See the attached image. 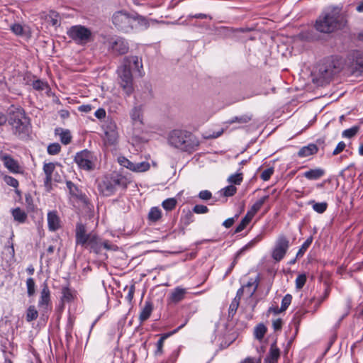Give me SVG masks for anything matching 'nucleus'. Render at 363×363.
<instances>
[{"label": "nucleus", "mask_w": 363, "mask_h": 363, "mask_svg": "<svg viewBox=\"0 0 363 363\" xmlns=\"http://www.w3.org/2000/svg\"><path fill=\"white\" fill-rule=\"evenodd\" d=\"M347 21L338 6L329 7L315 21V29L324 33H330L344 28Z\"/></svg>", "instance_id": "nucleus-1"}, {"label": "nucleus", "mask_w": 363, "mask_h": 363, "mask_svg": "<svg viewBox=\"0 0 363 363\" xmlns=\"http://www.w3.org/2000/svg\"><path fill=\"white\" fill-rule=\"evenodd\" d=\"M169 144L184 152H193L199 145V139L191 133L183 130H173L168 136Z\"/></svg>", "instance_id": "nucleus-2"}, {"label": "nucleus", "mask_w": 363, "mask_h": 363, "mask_svg": "<svg viewBox=\"0 0 363 363\" xmlns=\"http://www.w3.org/2000/svg\"><path fill=\"white\" fill-rule=\"evenodd\" d=\"M13 133L18 138L25 137L28 132L29 119L22 108H17L9 119Z\"/></svg>", "instance_id": "nucleus-3"}, {"label": "nucleus", "mask_w": 363, "mask_h": 363, "mask_svg": "<svg viewBox=\"0 0 363 363\" xmlns=\"http://www.w3.org/2000/svg\"><path fill=\"white\" fill-rule=\"evenodd\" d=\"M117 186H126V179L121 174H113L105 177L99 184V191L105 196H109L116 191Z\"/></svg>", "instance_id": "nucleus-4"}, {"label": "nucleus", "mask_w": 363, "mask_h": 363, "mask_svg": "<svg viewBox=\"0 0 363 363\" xmlns=\"http://www.w3.org/2000/svg\"><path fill=\"white\" fill-rule=\"evenodd\" d=\"M67 35L75 43L81 45L86 44L91 38V31L81 25L71 26L67 30Z\"/></svg>", "instance_id": "nucleus-5"}, {"label": "nucleus", "mask_w": 363, "mask_h": 363, "mask_svg": "<svg viewBox=\"0 0 363 363\" xmlns=\"http://www.w3.org/2000/svg\"><path fill=\"white\" fill-rule=\"evenodd\" d=\"M112 22L118 30L128 33L132 30L135 18L128 12L119 11L113 14Z\"/></svg>", "instance_id": "nucleus-6"}, {"label": "nucleus", "mask_w": 363, "mask_h": 363, "mask_svg": "<svg viewBox=\"0 0 363 363\" xmlns=\"http://www.w3.org/2000/svg\"><path fill=\"white\" fill-rule=\"evenodd\" d=\"M96 157L93 152L84 150L76 154L74 162L78 167L86 171H91L95 168Z\"/></svg>", "instance_id": "nucleus-7"}, {"label": "nucleus", "mask_w": 363, "mask_h": 363, "mask_svg": "<svg viewBox=\"0 0 363 363\" xmlns=\"http://www.w3.org/2000/svg\"><path fill=\"white\" fill-rule=\"evenodd\" d=\"M118 73L121 87L127 96H130L133 92V76L130 67H128V65H123V67L118 69Z\"/></svg>", "instance_id": "nucleus-8"}, {"label": "nucleus", "mask_w": 363, "mask_h": 363, "mask_svg": "<svg viewBox=\"0 0 363 363\" xmlns=\"http://www.w3.org/2000/svg\"><path fill=\"white\" fill-rule=\"evenodd\" d=\"M108 50L115 55H124L128 52V42L119 36H112L106 41Z\"/></svg>", "instance_id": "nucleus-9"}, {"label": "nucleus", "mask_w": 363, "mask_h": 363, "mask_svg": "<svg viewBox=\"0 0 363 363\" xmlns=\"http://www.w3.org/2000/svg\"><path fill=\"white\" fill-rule=\"evenodd\" d=\"M131 125L133 135H138L143 131V108L142 105H135L130 111Z\"/></svg>", "instance_id": "nucleus-10"}, {"label": "nucleus", "mask_w": 363, "mask_h": 363, "mask_svg": "<svg viewBox=\"0 0 363 363\" xmlns=\"http://www.w3.org/2000/svg\"><path fill=\"white\" fill-rule=\"evenodd\" d=\"M104 141L106 146H115L118 141L117 126L112 120L108 121L104 125Z\"/></svg>", "instance_id": "nucleus-11"}, {"label": "nucleus", "mask_w": 363, "mask_h": 363, "mask_svg": "<svg viewBox=\"0 0 363 363\" xmlns=\"http://www.w3.org/2000/svg\"><path fill=\"white\" fill-rule=\"evenodd\" d=\"M350 70L354 74L363 72V52L359 50L353 51L347 57Z\"/></svg>", "instance_id": "nucleus-12"}, {"label": "nucleus", "mask_w": 363, "mask_h": 363, "mask_svg": "<svg viewBox=\"0 0 363 363\" xmlns=\"http://www.w3.org/2000/svg\"><path fill=\"white\" fill-rule=\"evenodd\" d=\"M289 247V240L284 235H280L275 244L274 249L272 252V257L277 262L281 260Z\"/></svg>", "instance_id": "nucleus-13"}, {"label": "nucleus", "mask_w": 363, "mask_h": 363, "mask_svg": "<svg viewBox=\"0 0 363 363\" xmlns=\"http://www.w3.org/2000/svg\"><path fill=\"white\" fill-rule=\"evenodd\" d=\"M66 186L73 202L86 203V195L73 182L67 181Z\"/></svg>", "instance_id": "nucleus-14"}, {"label": "nucleus", "mask_w": 363, "mask_h": 363, "mask_svg": "<svg viewBox=\"0 0 363 363\" xmlns=\"http://www.w3.org/2000/svg\"><path fill=\"white\" fill-rule=\"evenodd\" d=\"M50 291L47 284L45 283L40 292V297L38 301V307L40 310L43 313L47 312L49 309L51 308V307H50Z\"/></svg>", "instance_id": "nucleus-15"}, {"label": "nucleus", "mask_w": 363, "mask_h": 363, "mask_svg": "<svg viewBox=\"0 0 363 363\" xmlns=\"http://www.w3.org/2000/svg\"><path fill=\"white\" fill-rule=\"evenodd\" d=\"M91 233H86L85 226L81 223H78L76 225V242L77 245H80L82 246H86L88 243V240L91 236Z\"/></svg>", "instance_id": "nucleus-16"}, {"label": "nucleus", "mask_w": 363, "mask_h": 363, "mask_svg": "<svg viewBox=\"0 0 363 363\" xmlns=\"http://www.w3.org/2000/svg\"><path fill=\"white\" fill-rule=\"evenodd\" d=\"M1 160L4 165L12 173L21 172V168L18 162L11 157L9 155L5 154L1 156Z\"/></svg>", "instance_id": "nucleus-17"}, {"label": "nucleus", "mask_w": 363, "mask_h": 363, "mask_svg": "<svg viewBox=\"0 0 363 363\" xmlns=\"http://www.w3.org/2000/svg\"><path fill=\"white\" fill-rule=\"evenodd\" d=\"M262 237L261 235H257L256 238H255L253 240H252L250 242H248L246 245H245L243 247H242L235 255V260L232 262L230 267L228 269L225 276L229 274L233 269L234 268L237 259L246 250L253 247L257 243H258L261 240Z\"/></svg>", "instance_id": "nucleus-18"}, {"label": "nucleus", "mask_w": 363, "mask_h": 363, "mask_svg": "<svg viewBox=\"0 0 363 363\" xmlns=\"http://www.w3.org/2000/svg\"><path fill=\"white\" fill-rule=\"evenodd\" d=\"M124 65H128V67L138 72L140 75H142L143 63L142 59L138 56H128L124 58Z\"/></svg>", "instance_id": "nucleus-19"}, {"label": "nucleus", "mask_w": 363, "mask_h": 363, "mask_svg": "<svg viewBox=\"0 0 363 363\" xmlns=\"http://www.w3.org/2000/svg\"><path fill=\"white\" fill-rule=\"evenodd\" d=\"M187 323V320H185V322L182 324L180 326H179L177 329L174 330L173 331L163 334L161 337L159 339V340L157 342V350L155 351V355H161L163 352L162 347L164 345V340L170 337L172 335L177 333L180 329H182Z\"/></svg>", "instance_id": "nucleus-20"}, {"label": "nucleus", "mask_w": 363, "mask_h": 363, "mask_svg": "<svg viewBox=\"0 0 363 363\" xmlns=\"http://www.w3.org/2000/svg\"><path fill=\"white\" fill-rule=\"evenodd\" d=\"M48 224L51 231H55L60 228V219L56 211H50L48 213Z\"/></svg>", "instance_id": "nucleus-21"}, {"label": "nucleus", "mask_w": 363, "mask_h": 363, "mask_svg": "<svg viewBox=\"0 0 363 363\" xmlns=\"http://www.w3.org/2000/svg\"><path fill=\"white\" fill-rule=\"evenodd\" d=\"M280 357V350L277 347L276 342L271 345L269 354L264 359V363H277Z\"/></svg>", "instance_id": "nucleus-22"}, {"label": "nucleus", "mask_w": 363, "mask_h": 363, "mask_svg": "<svg viewBox=\"0 0 363 363\" xmlns=\"http://www.w3.org/2000/svg\"><path fill=\"white\" fill-rule=\"evenodd\" d=\"M318 150V147L315 144L311 143L306 146L302 147L298 152V156L302 158L306 157L316 154Z\"/></svg>", "instance_id": "nucleus-23"}, {"label": "nucleus", "mask_w": 363, "mask_h": 363, "mask_svg": "<svg viewBox=\"0 0 363 363\" xmlns=\"http://www.w3.org/2000/svg\"><path fill=\"white\" fill-rule=\"evenodd\" d=\"M259 284V277L257 276L255 279H250L247 284L244 286V289L248 293L250 297H252L256 292Z\"/></svg>", "instance_id": "nucleus-24"}, {"label": "nucleus", "mask_w": 363, "mask_h": 363, "mask_svg": "<svg viewBox=\"0 0 363 363\" xmlns=\"http://www.w3.org/2000/svg\"><path fill=\"white\" fill-rule=\"evenodd\" d=\"M325 174V171L320 168L311 169L303 173V177L309 180H317L322 177Z\"/></svg>", "instance_id": "nucleus-25"}, {"label": "nucleus", "mask_w": 363, "mask_h": 363, "mask_svg": "<svg viewBox=\"0 0 363 363\" xmlns=\"http://www.w3.org/2000/svg\"><path fill=\"white\" fill-rule=\"evenodd\" d=\"M186 293V289L178 286L171 293L170 299L172 302L178 303L184 299Z\"/></svg>", "instance_id": "nucleus-26"}, {"label": "nucleus", "mask_w": 363, "mask_h": 363, "mask_svg": "<svg viewBox=\"0 0 363 363\" xmlns=\"http://www.w3.org/2000/svg\"><path fill=\"white\" fill-rule=\"evenodd\" d=\"M152 311V304L150 301H146L143 308L140 314V320L144 322L149 318Z\"/></svg>", "instance_id": "nucleus-27"}, {"label": "nucleus", "mask_w": 363, "mask_h": 363, "mask_svg": "<svg viewBox=\"0 0 363 363\" xmlns=\"http://www.w3.org/2000/svg\"><path fill=\"white\" fill-rule=\"evenodd\" d=\"M162 217V211L157 206H153L150 208L147 218L150 222L155 223L160 220Z\"/></svg>", "instance_id": "nucleus-28"}, {"label": "nucleus", "mask_w": 363, "mask_h": 363, "mask_svg": "<svg viewBox=\"0 0 363 363\" xmlns=\"http://www.w3.org/2000/svg\"><path fill=\"white\" fill-rule=\"evenodd\" d=\"M87 245H89L91 249L97 252L101 247V241L96 235L91 233L88 240Z\"/></svg>", "instance_id": "nucleus-29"}, {"label": "nucleus", "mask_w": 363, "mask_h": 363, "mask_svg": "<svg viewBox=\"0 0 363 363\" xmlns=\"http://www.w3.org/2000/svg\"><path fill=\"white\" fill-rule=\"evenodd\" d=\"M11 213L14 220L18 223H24L27 218V214L19 207L12 209Z\"/></svg>", "instance_id": "nucleus-30"}, {"label": "nucleus", "mask_w": 363, "mask_h": 363, "mask_svg": "<svg viewBox=\"0 0 363 363\" xmlns=\"http://www.w3.org/2000/svg\"><path fill=\"white\" fill-rule=\"evenodd\" d=\"M237 191V188L234 185H228L221 189L218 192L219 197H229L233 196Z\"/></svg>", "instance_id": "nucleus-31"}, {"label": "nucleus", "mask_w": 363, "mask_h": 363, "mask_svg": "<svg viewBox=\"0 0 363 363\" xmlns=\"http://www.w3.org/2000/svg\"><path fill=\"white\" fill-rule=\"evenodd\" d=\"M243 180V174L238 172L228 177L227 181L230 185H240Z\"/></svg>", "instance_id": "nucleus-32"}, {"label": "nucleus", "mask_w": 363, "mask_h": 363, "mask_svg": "<svg viewBox=\"0 0 363 363\" xmlns=\"http://www.w3.org/2000/svg\"><path fill=\"white\" fill-rule=\"evenodd\" d=\"M150 167V165L147 162H137L133 164L132 172L138 173L144 172L147 171Z\"/></svg>", "instance_id": "nucleus-33"}, {"label": "nucleus", "mask_w": 363, "mask_h": 363, "mask_svg": "<svg viewBox=\"0 0 363 363\" xmlns=\"http://www.w3.org/2000/svg\"><path fill=\"white\" fill-rule=\"evenodd\" d=\"M267 332V328L263 324H259L255 328L254 335L255 337L261 340Z\"/></svg>", "instance_id": "nucleus-34"}, {"label": "nucleus", "mask_w": 363, "mask_h": 363, "mask_svg": "<svg viewBox=\"0 0 363 363\" xmlns=\"http://www.w3.org/2000/svg\"><path fill=\"white\" fill-rule=\"evenodd\" d=\"M312 241L313 238L310 237L303 243V245H301V248L298 250L296 254V258H300L304 255L305 252L311 245Z\"/></svg>", "instance_id": "nucleus-35"}, {"label": "nucleus", "mask_w": 363, "mask_h": 363, "mask_svg": "<svg viewBox=\"0 0 363 363\" xmlns=\"http://www.w3.org/2000/svg\"><path fill=\"white\" fill-rule=\"evenodd\" d=\"M49 21L53 26H58L60 25V18L59 13L55 11H50L48 15Z\"/></svg>", "instance_id": "nucleus-36"}, {"label": "nucleus", "mask_w": 363, "mask_h": 363, "mask_svg": "<svg viewBox=\"0 0 363 363\" xmlns=\"http://www.w3.org/2000/svg\"><path fill=\"white\" fill-rule=\"evenodd\" d=\"M38 311L34 306H30L27 310L26 313V320L30 322L35 320L38 318Z\"/></svg>", "instance_id": "nucleus-37"}, {"label": "nucleus", "mask_w": 363, "mask_h": 363, "mask_svg": "<svg viewBox=\"0 0 363 363\" xmlns=\"http://www.w3.org/2000/svg\"><path fill=\"white\" fill-rule=\"evenodd\" d=\"M359 130V126H352L350 128L345 130L342 132V135L343 138H351L354 137V135H356V134L358 133Z\"/></svg>", "instance_id": "nucleus-38"}, {"label": "nucleus", "mask_w": 363, "mask_h": 363, "mask_svg": "<svg viewBox=\"0 0 363 363\" xmlns=\"http://www.w3.org/2000/svg\"><path fill=\"white\" fill-rule=\"evenodd\" d=\"M117 160L120 165L132 171L134 162L130 161L124 156L118 157Z\"/></svg>", "instance_id": "nucleus-39"}, {"label": "nucleus", "mask_w": 363, "mask_h": 363, "mask_svg": "<svg viewBox=\"0 0 363 363\" xmlns=\"http://www.w3.org/2000/svg\"><path fill=\"white\" fill-rule=\"evenodd\" d=\"M27 292L28 296L34 295L35 291V284L33 278H28L26 281Z\"/></svg>", "instance_id": "nucleus-40"}, {"label": "nucleus", "mask_w": 363, "mask_h": 363, "mask_svg": "<svg viewBox=\"0 0 363 363\" xmlns=\"http://www.w3.org/2000/svg\"><path fill=\"white\" fill-rule=\"evenodd\" d=\"M61 150V146L59 143H55L50 144L48 147V152L49 155H57Z\"/></svg>", "instance_id": "nucleus-41"}, {"label": "nucleus", "mask_w": 363, "mask_h": 363, "mask_svg": "<svg viewBox=\"0 0 363 363\" xmlns=\"http://www.w3.org/2000/svg\"><path fill=\"white\" fill-rule=\"evenodd\" d=\"M240 304V301H238L237 299H233L230 305L228 310V317L233 318L236 311L238 308Z\"/></svg>", "instance_id": "nucleus-42"}, {"label": "nucleus", "mask_w": 363, "mask_h": 363, "mask_svg": "<svg viewBox=\"0 0 363 363\" xmlns=\"http://www.w3.org/2000/svg\"><path fill=\"white\" fill-rule=\"evenodd\" d=\"M71 140H72V136H71L70 132L69 130H63L60 133V140L63 144L68 145L69 143H70Z\"/></svg>", "instance_id": "nucleus-43"}, {"label": "nucleus", "mask_w": 363, "mask_h": 363, "mask_svg": "<svg viewBox=\"0 0 363 363\" xmlns=\"http://www.w3.org/2000/svg\"><path fill=\"white\" fill-rule=\"evenodd\" d=\"M292 300V296L291 294H286L281 301V306L280 311H286L289 306L291 304Z\"/></svg>", "instance_id": "nucleus-44"}, {"label": "nucleus", "mask_w": 363, "mask_h": 363, "mask_svg": "<svg viewBox=\"0 0 363 363\" xmlns=\"http://www.w3.org/2000/svg\"><path fill=\"white\" fill-rule=\"evenodd\" d=\"M198 197L203 201H208L213 199L212 194L208 190L201 191L198 194Z\"/></svg>", "instance_id": "nucleus-45"}, {"label": "nucleus", "mask_w": 363, "mask_h": 363, "mask_svg": "<svg viewBox=\"0 0 363 363\" xmlns=\"http://www.w3.org/2000/svg\"><path fill=\"white\" fill-rule=\"evenodd\" d=\"M11 30L17 35H23L24 34L23 26L20 23H14L11 25Z\"/></svg>", "instance_id": "nucleus-46"}, {"label": "nucleus", "mask_w": 363, "mask_h": 363, "mask_svg": "<svg viewBox=\"0 0 363 363\" xmlns=\"http://www.w3.org/2000/svg\"><path fill=\"white\" fill-rule=\"evenodd\" d=\"M55 169V164L52 162L44 163L43 172L45 175H52Z\"/></svg>", "instance_id": "nucleus-47"}, {"label": "nucleus", "mask_w": 363, "mask_h": 363, "mask_svg": "<svg viewBox=\"0 0 363 363\" xmlns=\"http://www.w3.org/2000/svg\"><path fill=\"white\" fill-rule=\"evenodd\" d=\"M306 282V276L303 274H299L296 279V287L301 289L303 287Z\"/></svg>", "instance_id": "nucleus-48"}, {"label": "nucleus", "mask_w": 363, "mask_h": 363, "mask_svg": "<svg viewBox=\"0 0 363 363\" xmlns=\"http://www.w3.org/2000/svg\"><path fill=\"white\" fill-rule=\"evenodd\" d=\"M273 173H274V169L272 167L267 168L262 172V174L260 175V178L263 181H267L269 179V178L273 174Z\"/></svg>", "instance_id": "nucleus-49"}, {"label": "nucleus", "mask_w": 363, "mask_h": 363, "mask_svg": "<svg viewBox=\"0 0 363 363\" xmlns=\"http://www.w3.org/2000/svg\"><path fill=\"white\" fill-rule=\"evenodd\" d=\"M259 209V206H252L250 211H249L245 216L243 218L244 219H247V221L250 223L255 216V214L257 212V211Z\"/></svg>", "instance_id": "nucleus-50"}, {"label": "nucleus", "mask_w": 363, "mask_h": 363, "mask_svg": "<svg viewBox=\"0 0 363 363\" xmlns=\"http://www.w3.org/2000/svg\"><path fill=\"white\" fill-rule=\"evenodd\" d=\"M5 183L12 187L16 188L18 186V182L11 176H5L4 177Z\"/></svg>", "instance_id": "nucleus-51"}, {"label": "nucleus", "mask_w": 363, "mask_h": 363, "mask_svg": "<svg viewBox=\"0 0 363 363\" xmlns=\"http://www.w3.org/2000/svg\"><path fill=\"white\" fill-rule=\"evenodd\" d=\"M240 213H241V211H240V213H236L233 217L226 219L223 223V225L224 227H225L226 228H230L234 224L235 221L238 219Z\"/></svg>", "instance_id": "nucleus-52"}, {"label": "nucleus", "mask_w": 363, "mask_h": 363, "mask_svg": "<svg viewBox=\"0 0 363 363\" xmlns=\"http://www.w3.org/2000/svg\"><path fill=\"white\" fill-rule=\"evenodd\" d=\"M46 86V84L43 81L38 79L33 82V87L35 90H44Z\"/></svg>", "instance_id": "nucleus-53"}, {"label": "nucleus", "mask_w": 363, "mask_h": 363, "mask_svg": "<svg viewBox=\"0 0 363 363\" xmlns=\"http://www.w3.org/2000/svg\"><path fill=\"white\" fill-rule=\"evenodd\" d=\"M249 223H250L247 221V219L242 218L240 224L236 227L235 233L242 232Z\"/></svg>", "instance_id": "nucleus-54"}, {"label": "nucleus", "mask_w": 363, "mask_h": 363, "mask_svg": "<svg viewBox=\"0 0 363 363\" xmlns=\"http://www.w3.org/2000/svg\"><path fill=\"white\" fill-rule=\"evenodd\" d=\"M345 143L342 141L340 142L336 146L335 149L333 150V155H337L341 152L343 151V150L345 148Z\"/></svg>", "instance_id": "nucleus-55"}, {"label": "nucleus", "mask_w": 363, "mask_h": 363, "mask_svg": "<svg viewBox=\"0 0 363 363\" xmlns=\"http://www.w3.org/2000/svg\"><path fill=\"white\" fill-rule=\"evenodd\" d=\"M208 208L206 206H194L193 212L196 213H205L208 212Z\"/></svg>", "instance_id": "nucleus-56"}, {"label": "nucleus", "mask_w": 363, "mask_h": 363, "mask_svg": "<svg viewBox=\"0 0 363 363\" xmlns=\"http://www.w3.org/2000/svg\"><path fill=\"white\" fill-rule=\"evenodd\" d=\"M252 119L251 116H242L240 117H235V120H233V122H238L242 123H246L250 121Z\"/></svg>", "instance_id": "nucleus-57"}, {"label": "nucleus", "mask_w": 363, "mask_h": 363, "mask_svg": "<svg viewBox=\"0 0 363 363\" xmlns=\"http://www.w3.org/2000/svg\"><path fill=\"white\" fill-rule=\"evenodd\" d=\"M193 216H194L193 213L191 211H190L189 210L187 212H186L185 215L182 218V219L184 220V223L188 225L191 222H192L191 218L193 217Z\"/></svg>", "instance_id": "nucleus-58"}, {"label": "nucleus", "mask_w": 363, "mask_h": 363, "mask_svg": "<svg viewBox=\"0 0 363 363\" xmlns=\"http://www.w3.org/2000/svg\"><path fill=\"white\" fill-rule=\"evenodd\" d=\"M92 106L90 104H83L78 107V110L83 113H89L92 110Z\"/></svg>", "instance_id": "nucleus-59"}, {"label": "nucleus", "mask_w": 363, "mask_h": 363, "mask_svg": "<svg viewBox=\"0 0 363 363\" xmlns=\"http://www.w3.org/2000/svg\"><path fill=\"white\" fill-rule=\"evenodd\" d=\"M272 326L275 331L280 330L282 327V320L280 318H277L272 322Z\"/></svg>", "instance_id": "nucleus-60"}, {"label": "nucleus", "mask_w": 363, "mask_h": 363, "mask_svg": "<svg viewBox=\"0 0 363 363\" xmlns=\"http://www.w3.org/2000/svg\"><path fill=\"white\" fill-rule=\"evenodd\" d=\"M63 298L65 300L69 301L72 298V294L68 288H64L62 289Z\"/></svg>", "instance_id": "nucleus-61"}, {"label": "nucleus", "mask_w": 363, "mask_h": 363, "mask_svg": "<svg viewBox=\"0 0 363 363\" xmlns=\"http://www.w3.org/2000/svg\"><path fill=\"white\" fill-rule=\"evenodd\" d=\"M94 116L99 119L104 118L106 117V111L104 108H99L95 111Z\"/></svg>", "instance_id": "nucleus-62"}, {"label": "nucleus", "mask_w": 363, "mask_h": 363, "mask_svg": "<svg viewBox=\"0 0 363 363\" xmlns=\"http://www.w3.org/2000/svg\"><path fill=\"white\" fill-rule=\"evenodd\" d=\"M313 208L318 213H323L325 211L327 206H313Z\"/></svg>", "instance_id": "nucleus-63"}, {"label": "nucleus", "mask_w": 363, "mask_h": 363, "mask_svg": "<svg viewBox=\"0 0 363 363\" xmlns=\"http://www.w3.org/2000/svg\"><path fill=\"white\" fill-rule=\"evenodd\" d=\"M242 363H261L260 359L247 357L246 358Z\"/></svg>", "instance_id": "nucleus-64"}]
</instances>
